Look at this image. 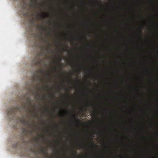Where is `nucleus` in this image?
Wrapping results in <instances>:
<instances>
[{
	"mask_svg": "<svg viewBox=\"0 0 158 158\" xmlns=\"http://www.w3.org/2000/svg\"><path fill=\"white\" fill-rule=\"evenodd\" d=\"M58 142L59 143L60 142V141H58Z\"/></svg>",
	"mask_w": 158,
	"mask_h": 158,
	"instance_id": "obj_37",
	"label": "nucleus"
},
{
	"mask_svg": "<svg viewBox=\"0 0 158 158\" xmlns=\"http://www.w3.org/2000/svg\"><path fill=\"white\" fill-rule=\"evenodd\" d=\"M52 116H53V115L52 114Z\"/></svg>",
	"mask_w": 158,
	"mask_h": 158,
	"instance_id": "obj_40",
	"label": "nucleus"
},
{
	"mask_svg": "<svg viewBox=\"0 0 158 158\" xmlns=\"http://www.w3.org/2000/svg\"><path fill=\"white\" fill-rule=\"evenodd\" d=\"M36 115V113H35V115Z\"/></svg>",
	"mask_w": 158,
	"mask_h": 158,
	"instance_id": "obj_43",
	"label": "nucleus"
},
{
	"mask_svg": "<svg viewBox=\"0 0 158 158\" xmlns=\"http://www.w3.org/2000/svg\"><path fill=\"white\" fill-rule=\"evenodd\" d=\"M52 96L53 97H55V95H54V94H52Z\"/></svg>",
	"mask_w": 158,
	"mask_h": 158,
	"instance_id": "obj_20",
	"label": "nucleus"
},
{
	"mask_svg": "<svg viewBox=\"0 0 158 158\" xmlns=\"http://www.w3.org/2000/svg\"><path fill=\"white\" fill-rule=\"evenodd\" d=\"M27 13H26V15H27Z\"/></svg>",
	"mask_w": 158,
	"mask_h": 158,
	"instance_id": "obj_38",
	"label": "nucleus"
},
{
	"mask_svg": "<svg viewBox=\"0 0 158 158\" xmlns=\"http://www.w3.org/2000/svg\"><path fill=\"white\" fill-rule=\"evenodd\" d=\"M43 114V112L41 113V114Z\"/></svg>",
	"mask_w": 158,
	"mask_h": 158,
	"instance_id": "obj_36",
	"label": "nucleus"
},
{
	"mask_svg": "<svg viewBox=\"0 0 158 158\" xmlns=\"http://www.w3.org/2000/svg\"><path fill=\"white\" fill-rule=\"evenodd\" d=\"M43 96H44V98H46V94H44V95Z\"/></svg>",
	"mask_w": 158,
	"mask_h": 158,
	"instance_id": "obj_14",
	"label": "nucleus"
},
{
	"mask_svg": "<svg viewBox=\"0 0 158 158\" xmlns=\"http://www.w3.org/2000/svg\"><path fill=\"white\" fill-rule=\"evenodd\" d=\"M69 77H72V74H71V73H70V75H69Z\"/></svg>",
	"mask_w": 158,
	"mask_h": 158,
	"instance_id": "obj_18",
	"label": "nucleus"
},
{
	"mask_svg": "<svg viewBox=\"0 0 158 158\" xmlns=\"http://www.w3.org/2000/svg\"><path fill=\"white\" fill-rule=\"evenodd\" d=\"M75 120H76V121L77 122H78V121L76 119H75Z\"/></svg>",
	"mask_w": 158,
	"mask_h": 158,
	"instance_id": "obj_24",
	"label": "nucleus"
},
{
	"mask_svg": "<svg viewBox=\"0 0 158 158\" xmlns=\"http://www.w3.org/2000/svg\"><path fill=\"white\" fill-rule=\"evenodd\" d=\"M31 6H32L33 7H35V6L34 4V3L33 2V0H31Z\"/></svg>",
	"mask_w": 158,
	"mask_h": 158,
	"instance_id": "obj_11",
	"label": "nucleus"
},
{
	"mask_svg": "<svg viewBox=\"0 0 158 158\" xmlns=\"http://www.w3.org/2000/svg\"><path fill=\"white\" fill-rule=\"evenodd\" d=\"M48 75V74L47 73H46L45 74V76L46 77V79H47L48 80V82H49L51 83L52 82V81L50 79H49L48 77L47 76Z\"/></svg>",
	"mask_w": 158,
	"mask_h": 158,
	"instance_id": "obj_6",
	"label": "nucleus"
},
{
	"mask_svg": "<svg viewBox=\"0 0 158 158\" xmlns=\"http://www.w3.org/2000/svg\"><path fill=\"white\" fill-rule=\"evenodd\" d=\"M45 108H46V110H48V107L46 106L45 107Z\"/></svg>",
	"mask_w": 158,
	"mask_h": 158,
	"instance_id": "obj_15",
	"label": "nucleus"
},
{
	"mask_svg": "<svg viewBox=\"0 0 158 158\" xmlns=\"http://www.w3.org/2000/svg\"><path fill=\"white\" fill-rule=\"evenodd\" d=\"M58 158H60V157H59Z\"/></svg>",
	"mask_w": 158,
	"mask_h": 158,
	"instance_id": "obj_44",
	"label": "nucleus"
},
{
	"mask_svg": "<svg viewBox=\"0 0 158 158\" xmlns=\"http://www.w3.org/2000/svg\"><path fill=\"white\" fill-rule=\"evenodd\" d=\"M57 63H58V64H59V62H57Z\"/></svg>",
	"mask_w": 158,
	"mask_h": 158,
	"instance_id": "obj_29",
	"label": "nucleus"
},
{
	"mask_svg": "<svg viewBox=\"0 0 158 158\" xmlns=\"http://www.w3.org/2000/svg\"><path fill=\"white\" fill-rule=\"evenodd\" d=\"M142 29L140 30V32H141V31H142Z\"/></svg>",
	"mask_w": 158,
	"mask_h": 158,
	"instance_id": "obj_26",
	"label": "nucleus"
},
{
	"mask_svg": "<svg viewBox=\"0 0 158 158\" xmlns=\"http://www.w3.org/2000/svg\"><path fill=\"white\" fill-rule=\"evenodd\" d=\"M48 46L50 48H51V47L52 46V44H48Z\"/></svg>",
	"mask_w": 158,
	"mask_h": 158,
	"instance_id": "obj_12",
	"label": "nucleus"
},
{
	"mask_svg": "<svg viewBox=\"0 0 158 158\" xmlns=\"http://www.w3.org/2000/svg\"><path fill=\"white\" fill-rule=\"evenodd\" d=\"M35 106L34 105H33L32 106V107H35Z\"/></svg>",
	"mask_w": 158,
	"mask_h": 158,
	"instance_id": "obj_22",
	"label": "nucleus"
},
{
	"mask_svg": "<svg viewBox=\"0 0 158 158\" xmlns=\"http://www.w3.org/2000/svg\"><path fill=\"white\" fill-rule=\"evenodd\" d=\"M20 122L22 125L26 126V127L23 128V131L24 135L27 136L28 135V131L27 130V128L31 124L30 121L23 118L20 120Z\"/></svg>",
	"mask_w": 158,
	"mask_h": 158,
	"instance_id": "obj_3",
	"label": "nucleus"
},
{
	"mask_svg": "<svg viewBox=\"0 0 158 158\" xmlns=\"http://www.w3.org/2000/svg\"><path fill=\"white\" fill-rule=\"evenodd\" d=\"M59 58H60V60L61 59V58H60V57H59Z\"/></svg>",
	"mask_w": 158,
	"mask_h": 158,
	"instance_id": "obj_32",
	"label": "nucleus"
},
{
	"mask_svg": "<svg viewBox=\"0 0 158 158\" xmlns=\"http://www.w3.org/2000/svg\"><path fill=\"white\" fill-rule=\"evenodd\" d=\"M72 64V63L71 62L70 63H69V65H71Z\"/></svg>",
	"mask_w": 158,
	"mask_h": 158,
	"instance_id": "obj_19",
	"label": "nucleus"
},
{
	"mask_svg": "<svg viewBox=\"0 0 158 158\" xmlns=\"http://www.w3.org/2000/svg\"><path fill=\"white\" fill-rule=\"evenodd\" d=\"M45 88H47L48 87V86H47V85L45 86Z\"/></svg>",
	"mask_w": 158,
	"mask_h": 158,
	"instance_id": "obj_25",
	"label": "nucleus"
},
{
	"mask_svg": "<svg viewBox=\"0 0 158 158\" xmlns=\"http://www.w3.org/2000/svg\"><path fill=\"white\" fill-rule=\"evenodd\" d=\"M89 142L90 144L94 146L95 147H96V146L95 145L94 142L92 140H90Z\"/></svg>",
	"mask_w": 158,
	"mask_h": 158,
	"instance_id": "obj_9",
	"label": "nucleus"
},
{
	"mask_svg": "<svg viewBox=\"0 0 158 158\" xmlns=\"http://www.w3.org/2000/svg\"><path fill=\"white\" fill-rule=\"evenodd\" d=\"M40 129V127H37V129Z\"/></svg>",
	"mask_w": 158,
	"mask_h": 158,
	"instance_id": "obj_31",
	"label": "nucleus"
},
{
	"mask_svg": "<svg viewBox=\"0 0 158 158\" xmlns=\"http://www.w3.org/2000/svg\"><path fill=\"white\" fill-rule=\"evenodd\" d=\"M41 100H44V99H43V98H41Z\"/></svg>",
	"mask_w": 158,
	"mask_h": 158,
	"instance_id": "obj_28",
	"label": "nucleus"
},
{
	"mask_svg": "<svg viewBox=\"0 0 158 158\" xmlns=\"http://www.w3.org/2000/svg\"><path fill=\"white\" fill-rule=\"evenodd\" d=\"M40 137H44L43 135H42V134H41V135H40Z\"/></svg>",
	"mask_w": 158,
	"mask_h": 158,
	"instance_id": "obj_21",
	"label": "nucleus"
},
{
	"mask_svg": "<svg viewBox=\"0 0 158 158\" xmlns=\"http://www.w3.org/2000/svg\"><path fill=\"white\" fill-rule=\"evenodd\" d=\"M40 37H41V39L42 40L43 42H47V40L46 39H45V38H44L42 37H41V36H40Z\"/></svg>",
	"mask_w": 158,
	"mask_h": 158,
	"instance_id": "obj_10",
	"label": "nucleus"
},
{
	"mask_svg": "<svg viewBox=\"0 0 158 158\" xmlns=\"http://www.w3.org/2000/svg\"><path fill=\"white\" fill-rule=\"evenodd\" d=\"M41 148L40 149V151L42 152L43 154L45 155V157L46 158H51V157L49 156L48 155V153L47 151L45 150L44 147L42 146H41Z\"/></svg>",
	"mask_w": 158,
	"mask_h": 158,
	"instance_id": "obj_5",
	"label": "nucleus"
},
{
	"mask_svg": "<svg viewBox=\"0 0 158 158\" xmlns=\"http://www.w3.org/2000/svg\"><path fill=\"white\" fill-rule=\"evenodd\" d=\"M38 139V138H36L34 139L35 141H36Z\"/></svg>",
	"mask_w": 158,
	"mask_h": 158,
	"instance_id": "obj_17",
	"label": "nucleus"
},
{
	"mask_svg": "<svg viewBox=\"0 0 158 158\" xmlns=\"http://www.w3.org/2000/svg\"><path fill=\"white\" fill-rule=\"evenodd\" d=\"M58 73H59V74L60 75H61V74L59 72Z\"/></svg>",
	"mask_w": 158,
	"mask_h": 158,
	"instance_id": "obj_23",
	"label": "nucleus"
},
{
	"mask_svg": "<svg viewBox=\"0 0 158 158\" xmlns=\"http://www.w3.org/2000/svg\"><path fill=\"white\" fill-rule=\"evenodd\" d=\"M67 92V93L68 94V93Z\"/></svg>",
	"mask_w": 158,
	"mask_h": 158,
	"instance_id": "obj_42",
	"label": "nucleus"
},
{
	"mask_svg": "<svg viewBox=\"0 0 158 158\" xmlns=\"http://www.w3.org/2000/svg\"><path fill=\"white\" fill-rule=\"evenodd\" d=\"M41 29L42 31H44L46 30V28L43 25V23L42 24V26L41 27Z\"/></svg>",
	"mask_w": 158,
	"mask_h": 158,
	"instance_id": "obj_8",
	"label": "nucleus"
},
{
	"mask_svg": "<svg viewBox=\"0 0 158 158\" xmlns=\"http://www.w3.org/2000/svg\"><path fill=\"white\" fill-rule=\"evenodd\" d=\"M21 105L19 107H12L10 108L6 111L9 118L13 119L15 115V112H19L21 113L24 112L26 110H29V113L32 114L35 111L31 110L29 106L32 105L31 99L29 95H24L19 99Z\"/></svg>",
	"mask_w": 158,
	"mask_h": 158,
	"instance_id": "obj_1",
	"label": "nucleus"
},
{
	"mask_svg": "<svg viewBox=\"0 0 158 158\" xmlns=\"http://www.w3.org/2000/svg\"><path fill=\"white\" fill-rule=\"evenodd\" d=\"M64 156H66L65 154H64Z\"/></svg>",
	"mask_w": 158,
	"mask_h": 158,
	"instance_id": "obj_33",
	"label": "nucleus"
},
{
	"mask_svg": "<svg viewBox=\"0 0 158 158\" xmlns=\"http://www.w3.org/2000/svg\"><path fill=\"white\" fill-rule=\"evenodd\" d=\"M43 74V70L41 69L36 70L35 71V74L32 76L31 78V84L29 89V92H31V94L35 96V98L36 99L38 96L40 97L42 94H40L41 93V87L39 86V83L41 82L44 83V79L41 77V75Z\"/></svg>",
	"mask_w": 158,
	"mask_h": 158,
	"instance_id": "obj_2",
	"label": "nucleus"
},
{
	"mask_svg": "<svg viewBox=\"0 0 158 158\" xmlns=\"http://www.w3.org/2000/svg\"><path fill=\"white\" fill-rule=\"evenodd\" d=\"M29 132H30L31 133H32V131H29Z\"/></svg>",
	"mask_w": 158,
	"mask_h": 158,
	"instance_id": "obj_27",
	"label": "nucleus"
},
{
	"mask_svg": "<svg viewBox=\"0 0 158 158\" xmlns=\"http://www.w3.org/2000/svg\"><path fill=\"white\" fill-rule=\"evenodd\" d=\"M85 40L86 41H87V40H86L85 39Z\"/></svg>",
	"mask_w": 158,
	"mask_h": 158,
	"instance_id": "obj_35",
	"label": "nucleus"
},
{
	"mask_svg": "<svg viewBox=\"0 0 158 158\" xmlns=\"http://www.w3.org/2000/svg\"><path fill=\"white\" fill-rule=\"evenodd\" d=\"M46 15L48 17H50V15L49 14Z\"/></svg>",
	"mask_w": 158,
	"mask_h": 158,
	"instance_id": "obj_16",
	"label": "nucleus"
},
{
	"mask_svg": "<svg viewBox=\"0 0 158 158\" xmlns=\"http://www.w3.org/2000/svg\"><path fill=\"white\" fill-rule=\"evenodd\" d=\"M45 15V14L44 12H43V15H40V17L41 18V19L43 20L45 18V17L44 16V15Z\"/></svg>",
	"mask_w": 158,
	"mask_h": 158,
	"instance_id": "obj_7",
	"label": "nucleus"
},
{
	"mask_svg": "<svg viewBox=\"0 0 158 158\" xmlns=\"http://www.w3.org/2000/svg\"><path fill=\"white\" fill-rule=\"evenodd\" d=\"M47 36H48L49 35V34H47Z\"/></svg>",
	"mask_w": 158,
	"mask_h": 158,
	"instance_id": "obj_30",
	"label": "nucleus"
},
{
	"mask_svg": "<svg viewBox=\"0 0 158 158\" xmlns=\"http://www.w3.org/2000/svg\"><path fill=\"white\" fill-rule=\"evenodd\" d=\"M39 98H38V100H39Z\"/></svg>",
	"mask_w": 158,
	"mask_h": 158,
	"instance_id": "obj_41",
	"label": "nucleus"
},
{
	"mask_svg": "<svg viewBox=\"0 0 158 158\" xmlns=\"http://www.w3.org/2000/svg\"><path fill=\"white\" fill-rule=\"evenodd\" d=\"M89 86H90V84L89 83Z\"/></svg>",
	"mask_w": 158,
	"mask_h": 158,
	"instance_id": "obj_34",
	"label": "nucleus"
},
{
	"mask_svg": "<svg viewBox=\"0 0 158 158\" xmlns=\"http://www.w3.org/2000/svg\"><path fill=\"white\" fill-rule=\"evenodd\" d=\"M42 55V53L40 52L36 55V56L35 57L34 59L32 61V66H35L40 64L42 61V59L40 56Z\"/></svg>",
	"mask_w": 158,
	"mask_h": 158,
	"instance_id": "obj_4",
	"label": "nucleus"
},
{
	"mask_svg": "<svg viewBox=\"0 0 158 158\" xmlns=\"http://www.w3.org/2000/svg\"><path fill=\"white\" fill-rule=\"evenodd\" d=\"M45 90V89H44V91Z\"/></svg>",
	"mask_w": 158,
	"mask_h": 158,
	"instance_id": "obj_39",
	"label": "nucleus"
},
{
	"mask_svg": "<svg viewBox=\"0 0 158 158\" xmlns=\"http://www.w3.org/2000/svg\"><path fill=\"white\" fill-rule=\"evenodd\" d=\"M42 6L44 7V6H46V5H45V3L44 2L43 4L42 5Z\"/></svg>",
	"mask_w": 158,
	"mask_h": 158,
	"instance_id": "obj_13",
	"label": "nucleus"
}]
</instances>
